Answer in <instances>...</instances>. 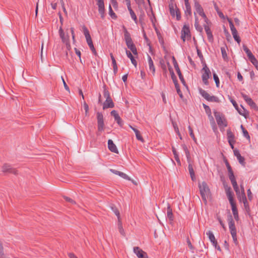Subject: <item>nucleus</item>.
I'll use <instances>...</instances> for the list:
<instances>
[{"mask_svg":"<svg viewBox=\"0 0 258 258\" xmlns=\"http://www.w3.org/2000/svg\"><path fill=\"white\" fill-rule=\"evenodd\" d=\"M194 9V16L195 18V26L197 30L201 31L202 30V28L200 25V22L198 17V15L201 16L202 18H203L204 21L206 23V24H208V19L202 7L197 1L195 2Z\"/></svg>","mask_w":258,"mask_h":258,"instance_id":"obj_1","label":"nucleus"},{"mask_svg":"<svg viewBox=\"0 0 258 258\" xmlns=\"http://www.w3.org/2000/svg\"><path fill=\"white\" fill-rule=\"evenodd\" d=\"M199 187L200 189L201 197L204 201L205 203H207V200L210 197L211 192L207 184L205 181H202L199 183Z\"/></svg>","mask_w":258,"mask_h":258,"instance_id":"obj_2","label":"nucleus"},{"mask_svg":"<svg viewBox=\"0 0 258 258\" xmlns=\"http://www.w3.org/2000/svg\"><path fill=\"white\" fill-rule=\"evenodd\" d=\"M124 40L126 43V44L128 47V49H130L131 51L133 52V53L135 55H137L138 52L137 48L134 45V44L133 42V41L132 40V38L131 37L130 33L128 32L127 30L124 28Z\"/></svg>","mask_w":258,"mask_h":258,"instance_id":"obj_3","label":"nucleus"},{"mask_svg":"<svg viewBox=\"0 0 258 258\" xmlns=\"http://www.w3.org/2000/svg\"><path fill=\"white\" fill-rule=\"evenodd\" d=\"M233 188L236 192L237 197L240 202H242L244 207L246 208L248 206L245 194V191L241 190L237 183L232 185Z\"/></svg>","mask_w":258,"mask_h":258,"instance_id":"obj_4","label":"nucleus"},{"mask_svg":"<svg viewBox=\"0 0 258 258\" xmlns=\"http://www.w3.org/2000/svg\"><path fill=\"white\" fill-rule=\"evenodd\" d=\"M214 114L217 122V124L220 128L224 129L227 125L226 119L224 116L219 112L216 110L214 111Z\"/></svg>","mask_w":258,"mask_h":258,"instance_id":"obj_5","label":"nucleus"},{"mask_svg":"<svg viewBox=\"0 0 258 258\" xmlns=\"http://www.w3.org/2000/svg\"><path fill=\"white\" fill-rule=\"evenodd\" d=\"M58 33L62 42L66 45L67 49L70 50L71 49V45L70 42V36L68 33H65L61 27L59 28Z\"/></svg>","mask_w":258,"mask_h":258,"instance_id":"obj_6","label":"nucleus"},{"mask_svg":"<svg viewBox=\"0 0 258 258\" xmlns=\"http://www.w3.org/2000/svg\"><path fill=\"white\" fill-rule=\"evenodd\" d=\"M182 148H183V150L185 152L187 161L189 163L188 168V170H189V172L191 178L192 180L194 181L196 179V177H195V172H194V170L192 166L190 163V157L189 152L188 151L187 148L185 145H183Z\"/></svg>","mask_w":258,"mask_h":258,"instance_id":"obj_7","label":"nucleus"},{"mask_svg":"<svg viewBox=\"0 0 258 258\" xmlns=\"http://www.w3.org/2000/svg\"><path fill=\"white\" fill-rule=\"evenodd\" d=\"M83 29L84 34V35L85 36V38H86V41L87 42L88 45H89L90 48L92 51V52L94 54H96V50H95V48L94 47V45H93V42H92L91 36H90V35L89 34V30H88V29L85 26H84L83 27Z\"/></svg>","mask_w":258,"mask_h":258,"instance_id":"obj_8","label":"nucleus"},{"mask_svg":"<svg viewBox=\"0 0 258 258\" xmlns=\"http://www.w3.org/2000/svg\"><path fill=\"white\" fill-rule=\"evenodd\" d=\"M199 90L200 94L207 101L218 103L220 102V100L218 97L215 96L210 95L207 92H206L204 90L200 88Z\"/></svg>","mask_w":258,"mask_h":258,"instance_id":"obj_9","label":"nucleus"},{"mask_svg":"<svg viewBox=\"0 0 258 258\" xmlns=\"http://www.w3.org/2000/svg\"><path fill=\"white\" fill-rule=\"evenodd\" d=\"M228 225L230 229V233L232 237L234 242L237 244L238 243L237 236H236V230L234 225V222L231 218L229 219Z\"/></svg>","mask_w":258,"mask_h":258,"instance_id":"obj_10","label":"nucleus"},{"mask_svg":"<svg viewBox=\"0 0 258 258\" xmlns=\"http://www.w3.org/2000/svg\"><path fill=\"white\" fill-rule=\"evenodd\" d=\"M202 80L204 83L207 85L208 84V79L211 75V71L207 66L205 64L202 70Z\"/></svg>","mask_w":258,"mask_h":258,"instance_id":"obj_11","label":"nucleus"},{"mask_svg":"<svg viewBox=\"0 0 258 258\" xmlns=\"http://www.w3.org/2000/svg\"><path fill=\"white\" fill-rule=\"evenodd\" d=\"M97 119L98 131L99 132H102L104 130L105 125L103 115L101 113H97Z\"/></svg>","mask_w":258,"mask_h":258,"instance_id":"obj_12","label":"nucleus"},{"mask_svg":"<svg viewBox=\"0 0 258 258\" xmlns=\"http://www.w3.org/2000/svg\"><path fill=\"white\" fill-rule=\"evenodd\" d=\"M190 37V34L189 27L185 25L181 31V38L183 41H185L186 39H188Z\"/></svg>","mask_w":258,"mask_h":258,"instance_id":"obj_13","label":"nucleus"},{"mask_svg":"<svg viewBox=\"0 0 258 258\" xmlns=\"http://www.w3.org/2000/svg\"><path fill=\"white\" fill-rule=\"evenodd\" d=\"M133 251L138 258H148L147 253L138 246L134 247Z\"/></svg>","mask_w":258,"mask_h":258,"instance_id":"obj_14","label":"nucleus"},{"mask_svg":"<svg viewBox=\"0 0 258 258\" xmlns=\"http://www.w3.org/2000/svg\"><path fill=\"white\" fill-rule=\"evenodd\" d=\"M97 1V5L98 7V12L101 15V17L103 19L105 16V8L104 0H96Z\"/></svg>","mask_w":258,"mask_h":258,"instance_id":"obj_15","label":"nucleus"},{"mask_svg":"<svg viewBox=\"0 0 258 258\" xmlns=\"http://www.w3.org/2000/svg\"><path fill=\"white\" fill-rule=\"evenodd\" d=\"M169 9L171 15L172 16H176L177 20H179L180 18V15L178 10H176V7L173 5L171 4L169 5Z\"/></svg>","mask_w":258,"mask_h":258,"instance_id":"obj_16","label":"nucleus"},{"mask_svg":"<svg viewBox=\"0 0 258 258\" xmlns=\"http://www.w3.org/2000/svg\"><path fill=\"white\" fill-rule=\"evenodd\" d=\"M203 107L205 109V111L208 115L209 119L211 123L213 124L215 126L214 118L212 115L211 111L210 108L207 105L203 104Z\"/></svg>","mask_w":258,"mask_h":258,"instance_id":"obj_17","label":"nucleus"},{"mask_svg":"<svg viewBox=\"0 0 258 258\" xmlns=\"http://www.w3.org/2000/svg\"><path fill=\"white\" fill-rule=\"evenodd\" d=\"M233 152L234 155L237 157L239 163L243 166H245L244 158L243 157L241 156L239 151L237 149H234L233 150Z\"/></svg>","mask_w":258,"mask_h":258,"instance_id":"obj_18","label":"nucleus"},{"mask_svg":"<svg viewBox=\"0 0 258 258\" xmlns=\"http://www.w3.org/2000/svg\"><path fill=\"white\" fill-rule=\"evenodd\" d=\"M241 95L243 99H244V100L246 102V103L248 105H249L251 107L255 108L256 107L255 103L252 101V100L250 97L243 93L241 94Z\"/></svg>","mask_w":258,"mask_h":258,"instance_id":"obj_19","label":"nucleus"},{"mask_svg":"<svg viewBox=\"0 0 258 258\" xmlns=\"http://www.w3.org/2000/svg\"><path fill=\"white\" fill-rule=\"evenodd\" d=\"M108 147L110 151L115 153H118L116 145L113 143L111 140H109L108 141Z\"/></svg>","mask_w":258,"mask_h":258,"instance_id":"obj_20","label":"nucleus"},{"mask_svg":"<svg viewBox=\"0 0 258 258\" xmlns=\"http://www.w3.org/2000/svg\"><path fill=\"white\" fill-rule=\"evenodd\" d=\"M206 235L208 236L209 240L212 243L213 245H216L217 241L213 232L211 230H209L206 232Z\"/></svg>","mask_w":258,"mask_h":258,"instance_id":"obj_21","label":"nucleus"},{"mask_svg":"<svg viewBox=\"0 0 258 258\" xmlns=\"http://www.w3.org/2000/svg\"><path fill=\"white\" fill-rule=\"evenodd\" d=\"M167 64L168 70H169V71L170 72L171 78H172V79L173 80V82L174 85H175L176 84H177V80L176 79V76L174 75L173 71V69H172V67L170 65L169 62H167Z\"/></svg>","mask_w":258,"mask_h":258,"instance_id":"obj_22","label":"nucleus"},{"mask_svg":"<svg viewBox=\"0 0 258 258\" xmlns=\"http://www.w3.org/2000/svg\"><path fill=\"white\" fill-rule=\"evenodd\" d=\"M111 114L114 117L115 120L119 125H121L122 124L121 119L119 117L116 111L114 110H112L111 112Z\"/></svg>","mask_w":258,"mask_h":258,"instance_id":"obj_23","label":"nucleus"},{"mask_svg":"<svg viewBox=\"0 0 258 258\" xmlns=\"http://www.w3.org/2000/svg\"><path fill=\"white\" fill-rule=\"evenodd\" d=\"M114 107V103L111 98L106 100L103 103V109H105L108 108H112Z\"/></svg>","mask_w":258,"mask_h":258,"instance_id":"obj_24","label":"nucleus"},{"mask_svg":"<svg viewBox=\"0 0 258 258\" xmlns=\"http://www.w3.org/2000/svg\"><path fill=\"white\" fill-rule=\"evenodd\" d=\"M227 137L228 139V142L232 149L234 148L233 143L234 141V135L230 131H227Z\"/></svg>","mask_w":258,"mask_h":258,"instance_id":"obj_25","label":"nucleus"},{"mask_svg":"<svg viewBox=\"0 0 258 258\" xmlns=\"http://www.w3.org/2000/svg\"><path fill=\"white\" fill-rule=\"evenodd\" d=\"M185 3V14L189 16L191 15V9L188 0H184Z\"/></svg>","mask_w":258,"mask_h":258,"instance_id":"obj_26","label":"nucleus"},{"mask_svg":"<svg viewBox=\"0 0 258 258\" xmlns=\"http://www.w3.org/2000/svg\"><path fill=\"white\" fill-rule=\"evenodd\" d=\"M2 171L5 173H15V171L13 170L11 166L8 164H4L2 166Z\"/></svg>","mask_w":258,"mask_h":258,"instance_id":"obj_27","label":"nucleus"},{"mask_svg":"<svg viewBox=\"0 0 258 258\" xmlns=\"http://www.w3.org/2000/svg\"><path fill=\"white\" fill-rule=\"evenodd\" d=\"M232 209V213L233 214L234 218L237 220L238 219V211L236 208V204L235 203H233L230 204Z\"/></svg>","mask_w":258,"mask_h":258,"instance_id":"obj_28","label":"nucleus"},{"mask_svg":"<svg viewBox=\"0 0 258 258\" xmlns=\"http://www.w3.org/2000/svg\"><path fill=\"white\" fill-rule=\"evenodd\" d=\"M226 195L228 197V199L230 204L235 203L234 198H233V192L231 190L230 188H228L227 189H226Z\"/></svg>","mask_w":258,"mask_h":258,"instance_id":"obj_29","label":"nucleus"},{"mask_svg":"<svg viewBox=\"0 0 258 258\" xmlns=\"http://www.w3.org/2000/svg\"><path fill=\"white\" fill-rule=\"evenodd\" d=\"M148 60L149 67V70L152 72V73L154 75L155 72V68L153 64V60L151 59V57L148 55Z\"/></svg>","mask_w":258,"mask_h":258,"instance_id":"obj_30","label":"nucleus"},{"mask_svg":"<svg viewBox=\"0 0 258 258\" xmlns=\"http://www.w3.org/2000/svg\"><path fill=\"white\" fill-rule=\"evenodd\" d=\"M125 52H126V54L127 57L130 58V59L132 61V63L133 64V65L135 67H137V62L136 60L135 59L131 52L129 50H127V49H125Z\"/></svg>","mask_w":258,"mask_h":258,"instance_id":"obj_31","label":"nucleus"},{"mask_svg":"<svg viewBox=\"0 0 258 258\" xmlns=\"http://www.w3.org/2000/svg\"><path fill=\"white\" fill-rule=\"evenodd\" d=\"M130 126L135 132L137 139L138 140L141 141L142 142H144V140L143 138H142V137L141 136L140 132L136 128L133 127V126H132L131 125Z\"/></svg>","mask_w":258,"mask_h":258,"instance_id":"obj_32","label":"nucleus"},{"mask_svg":"<svg viewBox=\"0 0 258 258\" xmlns=\"http://www.w3.org/2000/svg\"><path fill=\"white\" fill-rule=\"evenodd\" d=\"M231 32L233 35V37L234 39L238 43H239L240 42V39L238 35L237 31L236 29H234L233 30H231Z\"/></svg>","mask_w":258,"mask_h":258,"instance_id":"obj_33","label":"nucleus"},{"mask_svg":"<svg viewBox=\"0 0 258 258\" xmlns=\"http://www.w3.org/2000/svg\"><path fill=\"white\" fill-rule=\"evenodd\" d=\"M229 177L231 182L232 185L237 183L233 171L228 172Z\"/></svg>","mask_w":258,"mask_h":258,"instance_id":"obj_34","label":"nucleus"},{"mask_svg":"<svg viewBox=\"0 0 258 258\" xmlns=\"http://www.w3.org/2000/svg\"><path fill=\"white\" fill-rule=\"evenodd\" d=\"M167 216L170 220H173V214L172 209H171L169 205H168L167 209Z\"/></svg>","mask_w":258,"mask_h":258,"instance_id":"obj_35","label":"nucleus"},{"mask_svg":"<svg viewBox=\"0 0 258 258\" xmlns=\"http://www.w3.org/2000/svg\"><path fill=\"white\" fill-rule=\"evenodd\" d=\"M251 62L257 69L258 68V61L253 55H251L248 58Z\"/></svg>","mask_w":258,"mask_h":258,"instance_id":"obj_36","label":"nucleus"},{"mask_svg":"<svg viewBox=\"0 0 258 258\" xmlns=\"http://www.w3.org/2000/svg\"><path fill=\"white\" fill-rule=\"evenodd\" d=\"M172 151H173V154H174V158H175V159L176 160V161L177 162V163H178V164L179 165H181V163H180V161L179 160V158L178 157V155L177 154V153L175 150V149L174 148H172Z\"/></svg>","mask_w":258,"mask_h":258,"instance_id":"obj_37","label":"nucleus"},{"mask_svg":"<svg viewBox=\"0 0 258 258\" xmlns=\"http://www.w3.org/2000/svg\"><path fill=\"white\" fill-rule=\"evenodd\" d=\"M118 230H119V233L123 236H124L125 232H124V229H123L121 220L118 221Z\"/></svg>","mask_w":258,"mask_h":258,"instance_id":"obj_38","label":"nucleus"},{"mask_svg":"<svg viewBox=\"0 0 258 258\" xmlns=\"http://www.w3.org/2000/svg\"><path fill=\"white\" fill-rule=\"evenodd\" d=\"M172 59H173V62H174V67L175 68V70L178 75V76H180L181 75V73L180 71V69L178 66V64L175 60V59L174 57H172Z\"/></svg>","mask_w":258,"mask_h":258,"instance_id":"obj_39","label":"nucleus"},{"mask_svg":"<svg viewBox=\"0 0 258 258\" xmlns=\"http://www.w3.org/2000/svg\"><path fill=\"white\" fill-rule=\"evenodd\" d=\"M128 10L130 12L132 18L134 20L136 23H137V18L134 12L133 11L132 8L128 9Z\"/></svg>","mask_w":258,"mask_h":258,"instance_id":"obj_40","label":"nucleus"},{"mask_svg":"<svg viewBox=\"0 0 258 258\" xmlns=\"http://www.w3.org/2000/svg\"><path fill=\"white\" fill-rule=\"evenodd\" d=\"M240 127H241V130H242L243 136L245 138H246L247 139L249 140L250 139V136H249L247 131L246 130H245V128H244V127L242 125H241Z\"/></svg>","mask_w":258,"mask_h":258,"instance_id":"obj_41","label":"nucleus"},{"mask_svg":"<svg viewBox=\"0 0 258 258\" xmlns=\"http://www.w3.org/2000/svg\"><path fill=\"white\" fill-rule=\"evenodd\" d=\"M111 209H112V210L113 211V212H114V213L117 217L118 221H120L121 220V218H120V213H119V211L116 208H115L112 207Z\"/></svg>","mask_w":258,"mask_h":258,"instance_id":"obj_42","label":"nucleus"},{"mask_svg":"<svg viewBox=\"0 0 258 258\" xmlns=\"http://www.w3.org/2000/svg\"><path fill=\"white\" fill-rule=\"evenodd\" d=\"M214 80L216 83V86L219 87L220 84V81L218 76L216 74H213Z\"/></svg>","mask_w":258,"mask_h":258,"instance_id":"obj_43","label":"nucleus"},{"mask_svg":"<svg viewBox=\"0 0 258 258\" xmlns=\"http://www.w3.org/2000/svg\"><path fill=\"white\" fill-rule=\"evenodd\" d=\"M175 87L177 93L179 95V96L180 97V98L182 99L183 98V95H182V94L181 93V91H180V90L179 89V86L178 84H176L175 85Z\"/></svg>","mask_w":258,"mask_h":258,"instance_id":"obj_44","label":"nucleus"},{"mask_svg":"<svg viewBox=\"0 0 258 258\" xmlns=\"http://www.w3.org/2000/svg\"><path fill=\"white\" fill-rule=\"evenodd\" d=\"M188 130H189V135L190 136V137L192 138V139H193V140L196 142H197V139L194 135V132H193V131L192 130V128H191L190 126H188Z\"/></svg>","mask_w":258,"mask_h":258,"instance_id":"obj_45","label":"nucleus"},{"mask_svg":"<svg viewBox=\"0 0 258 258\" xmlns=\"http://www.w3.org/2000/svg\"><path fill=\"white\" fill-rule=\"evenodd\" d=\"M109 14L112 18L115 19L116 18V16L113 12L111 6L109 7Z\"/></svg>","mask_w":258,"mask_h":258,"instance_id":"obj_46","label":"nucleus"},{"mask_svg":"<svg viewBox=\"0 0 258 258\" xmlns=\"http://www.w3.org/2000/svg\"><path fill=\"white\" fill-rule=\"evenodd\" d=\"M221 50L223 58L226 60L227 58V55L225 48L224 47H222L221 48Z\"/></svg>","mask_w":258,"mask_h":258,"instance_id":"obj_47","label":"nucleus"},{"mask_svg":"<svg viewBox=\"0 0 258 258\" xmlns=\"http://www.w3.org/2000/svg\"><path fill=\"white\" fill-rule=\"evenodd\" d=\"M237 110L238 111V112L240 114H241L245 117H246V115L247 114L245 110L243 108H242V109H239L238 108V110Z\"/></svg>","mask_w":258,"mask_h":258,"instance_id":"obj_48","label":"nucleus"},{"mask_svg":"<svg viewBox=\"0 0 258 258\" xmlns=\"http://www.w3.org/2000/svg\"><path fill=\"white\" fill-rule=\"evenodd\" d=\"M244 50L247 54L248 58L253 55L252 53L251 52V51L249 50V49L248 48H247L246 47H244Z\"/></svg>","mask_w":258,"mask_h":258,"instance_id":"obj_49","label":"nucleus"},{"mask_svg":"<svg viewBox=\"0 0 258 258\" xmlns=\"http://www.w3.org/2000/svg\"><path fill=\"white\" fill-rule=\"evenodd\" d=\"M204 29H205V30L207 34L212 32L211 31L209 26H208V23L207 24V25H204Z\"/></svg>","mask_w":258,"mask_h":258,"instance_id":"obj_50","label":"nucleus"},{"mask_svg":"<svg viewBox=\"0 0 258 258\" xmlns=\"http://www.w3.org/2000/svg\"><path fill=\"white\" fill-rule=\"evenodd\" d=\"M61 80H62V83H63V86H64V87L65 88V89L68 91L69 92H70V89L69 88V87L68 86V85H67L63 78L62 77H61Z\"/></svg>","mask_w":258,"mask_h":258,"instance_id":"obj_51","label":"nucleus"},{"mask_svg":"<svg viewBox=\"0 0 258 258\" xmlns=\"http://www.w3.org/2000/svg\"><path fill=\"white\" fill-rule=\"evenodd\" d=\"M83 106H84V109L85 110L86 115H87V114H88V111H89V106L87 105V104L86 103V102H84Z\"/></svg>","mask_w":258,"mask_h":258,"instance_id":"obj_52","label":"nucleus"},{"mask_svg":"<svg viewBox=\"0 0 258 258\" xmlns=\"http://www.w3.org/2000/svg\"><path fill=\"white\" fill-rule=\"evenodd\" d=\"M104 96L106 98V100L111 98L108 91L106 90L104 91Z\"/></svg>","mask_w":258,"mask_h":258,"instance_id":"obj_53","label":"nucleus"},{"mask_svg":"<svg viewBox=\"0 0 258 258\" xmlns=\"http://www.w3.org/2000/svg\"><path fill=\"white\" fill-rule=\"evenodd\" d=\"M121 177L124 178V179H127V180H131L130 177L125 173H123V172H121L120 173V176Z\"/></svg>","mask_w":258,"mask_h":258,"instance_id":"obj_54","label":"nucleus"},{"mask_svg":"<svg viewBox=\"0 0 258 258\" xmlns=\"http://www.w3.org/2000/svg\"><path fill=\"white\" fill-rule=\"evenodd\" d=\"M71 34H72V39H73V42H75V41H76V40H75V36L74 29L73 27H72L71 28Z\"/></svg>","mask_w":258,"mask_h":258,"instance_id":"obj_55","label":"nucleus"},{"mask_svg":"<svg viewBox=\"0 0 258 258\" xmlns=\"http://www.w3.org/2000/svg\"><path fill=\"white\" fill-rule=\"evenodd\" d=\"M64 199L66 200V201L68 202H70L73 204H75L76 203L75 201H74L72 199L70 198H68V197H64Z\"/></svg>","mask_w":258,"mask_h":258,"instance_id":"obj_56","label":"nucleus"},{"mask_svg":"<svg viewBox=\"0 0 258 258\" xmlns=\"http://www.w3.org/2000/svg\"><path fill=\"white\" fill-rule=\"evenodd\" d=\"M60 3H61V5L63 11L64 12V13L66 14H67V10H66V9L65 8L64 4V2H63V0H60Z\"/></svg>","mask_w":258,"mask_h":258,"instance_id":"obj_57","label":"nucleus"},{"mask_svg":"<svg viewBox=\"0 0 258 258\" xmlns=\"http://www.w3.org/2000/svg\"><path fill=\"white\" fill-rule=\"evenodd\" d=\"M207 35L208 40L210 42H212L213 40V36L212 32L210 33L207 34Z\"/></svg>","mask_w":258,"mask_h":258,"instance_id":"obj_58","label":"nucleus"},{"mask_svg":"<svg viewBox=\"0 0 258 258\" xmlns=\"http://www.w3.org/2000/svg\"><path fill=\"white\" fill-rule=\"evenodd\" d=\"M110 171L111 172H112L113 173L116 174V175H118L119 176H120V173L121 172L120 171H117V170H114V169H110Z\"/></svg>","mask_w":258,"mask_h":258,"instance_id":"obj_59","label":"nucleus"},{"mask_svg":"<svg viewBox=\"0 0 258 258\" xmlns=\"http://www.w3.org/2000/svg\"><path fill=\"white\" fill-rule=\"evenodd\" d=\"M247 196H248L249 200H251L252 196V194H251V192L250 189H248L247 190Z\"/></svg>","mask_w":258,"mask_h":258,"instance_id":"obj_60","label":"nucleus"},{"mask_svg":"<svg viewBox=\"0 0 258 258\" xmlns=\"http://www.w3.org/2000/svg\"><path fill=\"white\" fill-rule=\"evenodd\" d=\"M75 52H76V54L79 57L81 61V51L79 50H78L77 48H75Z\"/></svg>","mask_w":258,"mask_h":258,"instance_id":"obj_61","label":"nucleus"},{"mask_svg":"<svg viewBox=\"0 0 258 258\" xmlns=\"http://www.w3.org/2000/svg\"><path fill=\"white\" fill-rule=\"evenodd\" d=\"M228 22L229 23V25H230V29L231 30H233L234 29H236L234 26V25L233 24V23L232 22V21L230 20H228Z\"/></svg>","mask_w":258,"mask_h":258,"instance_id":"obj_62","label":"nucleus"},{"mask_svg":"<svg viewBox=\"0 0 258 258\" xmlns=\"http://www.w3.org/2000/svg\"><path fill=\"white\" fill-rule=\"evenodd\" d=\"M231 102L232 103V104L233 105V106H234V107L235 108V109L236 110H238V105L236 103V102L234 100H233L232 99L231 100Z\"/></svg>","mask_w":258,"mask_h":258,"instance_id":"obj_63","label":"nucleus"},{"mask_svg":"<svg viewBox=\"0 0 258 258\" xmlns=\"http://www.w3.org/2000/svg\"><path fill=\"white\" fill-rule=\"evenodd\" d=\"M57 5V3L52 2L51 3V6L53 10H55L56 9Z\"/></svg>","mask_w":258,"mask_h":258,"instance_id":"obj_64","label":"nucleus"}]
</instances>
